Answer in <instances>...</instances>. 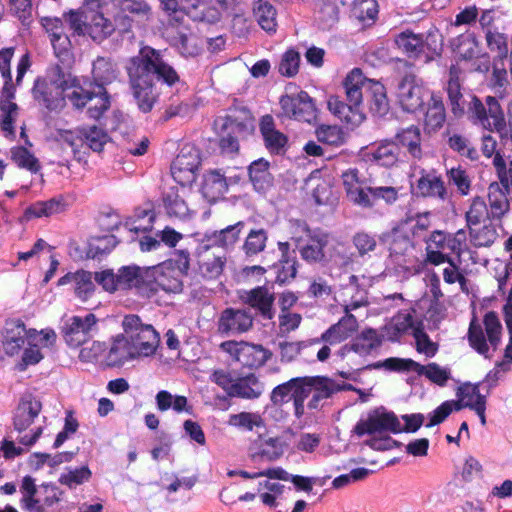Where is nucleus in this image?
Here are the masks:
<instances>
[{
    "label": "nucleus",
    "mask_w": 512,
    "mask_h": 512,
    "mask_svg": "<svg viewBox=\"0 0 512 512\" xmlns=\"http://www.w3.org/2000/svg\"><path fill=\"white\" fill-rule=\"evenodd\" d=\"M382 343L379 334L373 329H366L358 335L348 347H343V350H352L359 355H368L373 350L377 349Z\"/></svg>",
    "instance_id": "79ce46f5"
},
{
    "label": "nucleus",
    "mask_w": 512,
    "mask_h": 512,
    "mask_svg": "<svg viewBox=\"0 0 512 512\" xmlns=\"http://www.w3.org/2000/svg\"><path fill=\"white\" fill-rule=\"evenodd\" d=\"M169 41L185 57H195L202 50L201 40L188 28H176L169 32Z\"/></svg>",
    "instance_id": "412c9836"
},
{
    "label": "nucleus",
    "mask_w": 512,
    "mask_h": 512,
    "mask_svg": "<svg viewBox=\"0 0 512 512\" xmlns=\"http://www.w3.org/2000/svg\"><path fill=\"white\" fill-rule=\"evenodd\" d=\"M185 16L194 21L214 23L220 19V12L207 4L206 0H183Z\"/></svg>",
    "instance_id": "2f4dec72"
},
{
    "label": "nucleus",
    "mask_w": 512,
    "mask_h": 512,
    "mask_svg": "<svg viewBox=\"0 0 512 512\" xmlns=\"http://www.w3.org/2000/svg\"><path fill=\"white\" fill-rule=\"evenodd\" d=\"M510 191L503 189L497 182H492L488 187V212L489 218L502 219L510 209L508 199Z\"/></svg>",
    "instance_id": "c85d7f7f"
},
{
    "label": "nucleus",
    "mask_w": 512,
    "mask_h": 512,
    "mask_svg": "<svg viewBox=\"0 0 512 512\" xmlns=\"http://www.w3.org/2000/svg\"><path fill=\"white\" fill-rule=\"evenodd\" d=\"M14 50L6 48L0 51V72L4 79L2 96L5 98H13V87L11 85L10 62L13 57Z\"/></svg>",
    "instance_id": "680f3d73"
},
{
    "label": "nucleus",
    "mask_w": 512,
    "mask_h": 512,
    "mask_svg": "<svg viewBox=\"0 0 512 512\" xmlns=\"http://www.w3.org/2000/svg\"><path fill=\"white\" fill-rule=\"evenodd\" d=\"M343 185L348 198L355 204L370 208L373 206L368 192V188L362 187V181L359 177V172L356 169H349L342 174Z\"/></svg>",
    "instance_id": "4be33fe9"
},
{
    "label": "nucleus",
    "mask_w": 512,
    "mask_h": 512,
    "mask_svg": "<svg viewBox=\"0 0 512 512\" xmlns=\"http://www.w3.org/2000/svg\"><path fill=\"white\" fill-rule=\"evenodd\" d=\"M281 116L298 121L311 122L315 119V106L311 97L304 91L296 95H283L279 101Z\"/></svg>",
    "instance_id": "2eb2a0df"
},
{
    "label": "nucleus",
    "mask_w": 512,
    "mask_h": 512,
    "mask_svg": "<svg viewBox=\"0 0 512 512\" xmlns=\"http://www.w3.org/2000/svg\"><path fill=\"white\" fill-rule=\"evenodd\" d=\"M156 405L159 411L164 412L173 409L177 413L190 412L188 399L182 395H172L166 390L159 391L156 396Z\"/></svg>",
    "instance_id": "c03bdc74"
},
{
    "label": "nucleus",
    "mask_w": 512,
    "mask_h": 512,
    "mask_svg": "<svg viewBox=\"0 0 512 512\" xmlns=\"http://www.w3.org/2000/svg\"><path fill=\"white\" fill-rule=\"evenodd\" d=\"M152 277L151 268L129 265L118 270V283L121 289L134 288L139 294L147 298L156 294V288L151 284Z\"/></svg>",
    "instance_id": "f8f14e48"
},
{
    "label": "nucleus",
    "mask_w": 512,
    "mask_h": 512,
    "mask_svg": "<svg viewBox=\"0 0 512 512\" xmlns=\"http://www.w3.org/2000/svg\"><path fill=\"white\" fill-rule=\"evenodd\" d=\"M284 453V445L279 438H268L260 440L259 451L253 455V458L260 457L267 461H274L280 458Z\"/></svg>",
    "instance_id": "4d7b16f0"
},
{
    "label": "nucleus",
    "mask_w": 512,
    "mask_h": 512,
    "mask_svg": "<svg viewBox=\"0 0 512 512\" xmlns=\"http://www.w3.org/2000/svg\"><path fill=\"white\" fill-rule=\"evenodd\" d=\"M485 333L479 323L472 320L468 330V341L470 346L479 354L490 358L489 346L496 350L501 343L502 324L493 311L485 314L483 319Z\"/></svg>",
    "instance_id": "423d86ee"
},
{
    "label": "nucleus",
    "mask_w": 512,
    "mask_h": 512,
    "mask_svg": "<svg viewBox=\"0 0 512 512\" xmlns=\"http://www.w3.org/2000/svg\"><path fill=\"white\" fill-rule=\"evenodd\" d=\"M345 296L349 299H344L342 306L344 312L351 314L350 312L368 304L367 293L364 289H360L356 285L347 286L344 289Z\"/></svg>",
    "instance_id": "13d9d810"
},
{
    "label": "nucleus",
    "mask_w": 512,
    "mask_h": 512,
    "mask_svg": "<svg viewBox=\"0 0 512 512\" xmlns=\"http://www.w3.org/2000/svg\"><path fill=\"white\" fill-rule=\"evenodd\" d=\"M245 302L251 307L257 308L265 318L271 319L273 317L274 296L268 289L264 287L252 289L247 293Z\"/></svg>",
    "instance_id": "4c0bfd02"
},
{
    "label": "nucleus",
    "mask_w": 512,
    "mask_h": 512,
    "mask_svg": "<svg viewBox=\"0 0 512 512\" xmlns=\"http://www.w3.org/2000/svg\"><path fill=\"white\" fill-rule=\"evenodd\" d=\"M451 48L460 60L469 61L480 53L479 42L473 33L461 34L451 40Z\"/></svg>",
    "instance_id": "f704fd0d"
},
{
    "label": "nucleus",
    "mask_w": 512,
    "mask_h": 512,
    "mask_svg": "<svg viewBox=\"0 0 512 512\" xmlns=\"http://www.w3.org/2000/svg\"><path fill=\"white\" fill-rule=\"evenodd\" d=\"M269 163L264 159H259L251 163L249 167L250 179L258 190H263L269 184L270 174L268 171Z\"/></svg>",
    "instance_id": "0e129e2a"
},
{
    "label": "nucleus",
    "mask_w": 512,
    "mask_h": 512,
    "mask_svg": "<svg viewBox=\"0 0 512 512\" xmlns=\"http://www.w3.org/2000/svg\"><path fill=\"white\" fill-rule=\"evenodd\" d=\"M302 378H292L289 381L276 386L270 395V400L275 406H281L293 399L298 392L303 390Z\"/></svg>",
    "instance_id": "37998d69"
},
{
    "label": "nucleus",
    "mask_w": 512,
    "mask_h": 512,
    "mask_svg": "<svg viewBox=\"0 0 512 512\" xmlns=\"http://www.w3.org/2000/svg\"><path fill=\"white\" fill-rule=\"evenodd\" d=\"M225 264L226 258L209 251L208 245L198 254V272L205 279H217L223 273Z\"/></svg>",
    "instance_id": "cd10ccee"
},
{
    "label": "nucleus",
    "mask_w": 512,
    "mask_h": 512,
    "mask_svg": "<svg viewBox=\"0 0 512 512\" xmlns=\"http://www.w3.org/2000/svg\"><path fill=\"white\" fill-rule=\"evenodd\" d=\"M137 360L152 358L160 346V334L150 323L144 322L139 315L127 314L121 322Z\"/></svg>",
    "instance_id": "39448f33"
},
{
    "label": "nucleus",
    "mask_w": 512,
    "mask_h": 512,
    "mask_svg": "<svg viewBox=\"0 0 512 512\" xmlns=\"http://www.w3.org/2000/svg\"><path fill=\"white\" fill-rule=\"evenodd\" d=\"M447 93L450 100L452 113L460 117L465 112L464 99L458 81V72L455 67L450 69V79L448 82Z\"/></svg>",
    "instance_id": "de8ad7c7"
},
{
    "label": "nucleus",
    "mask_w": 512,
    "mask_h": 512,
    "mask_svg": "<svg viewBox=\"0 0 512 512\" xmlns=\"http://www.w3.org/2000/svg\"><path fill=\"white\" fill-rule=\"evenodd\" d=\"M42 409L41 402L33 397L26 396L22 398L14 414V427L22 433L27 430L39 415Z\"/></svg>",
    "instance_id": "b1692460"
},
{
    "label": "nucleus",
    "mask_w": 512,
    "mask_h": 512,
    "mask_svg": "<svg viewBox=\"0 0 512 512\" xmlns=\"http://www.w3.org/2000/svg\"><path fill=\"white\" fill-rule=\"evenodd\" d=\"M351 13L360 22L374 21L378 14L377 2L376 0H356Z\"/></svg>",
    "instance_id": "e2e57ef3"
},
{
    "label": "nucleus",
    "mask_w": 512,
    "mask_h": 512,
    "mask_svg": "<svg viewBox=\"0 0 512 512\" xmlns=\"http://www.w3.org/2000/svg\"><path fill=\"white\" fill-rule=\"evenodd\" d=\"M390 255L396 260L411 257L414 252V245L408 235L400 230H393L389 243Z\"/></svg>",
    "instance_id": "49530a36"
},
{
    "label": "nucleus",
    "mask_w": 512,
    "mask_h": 512,
    "mask_svg": "<svg viewBox=\"0 0 512 512\" xmlns=\"http://www.w3.org/2000/svg\"><path fill=\"white\" fill-rule=\"evenodd\" d=\"M151 284L156 288V292L162 289L169 293H179L182 291L183 284L174 268L170 265H160L151 268Z\"/></svg>",
    "instance_id": "393cba45"
},
{
    "label": "nucleus",
    "mask_w": 512,
    "mask_h": 512,
    "mask_svg": "<svg viewBox=\"0 0 512 512\" xmlns=\"http://www.w3.org/2000/svg\"><path fill=\"white\" fill-rule=\"evenodd\" d=\"M83 140L95 152H101L104 146L110 141L107 132L97 126H90L80 130Z\"/></svg>",
    "instance_id": "5fc2aeb1"
},
{
    "label": "nucleus",
    "mask_w": 512,
    "mask_h": 512,
    "mask_svg": "<svg viewBox=\"0 0 512 512\" xmlns=\"http://www.w3.org/2000/svg\"><path fill=\"white\" fill-rule=\"evenodd\" d=\"M127 73L137 105L145 113L152 110L158 97L153 77L168 86L180 81L178 72L165 60L163 53L149 46L141 48L130 60Z\"/></svg>",
    "instance_id": "f257e3e1"
},
{
    "label": "nucleus",
    "mask_w": 512,
    "mask_h": 512,
    "mask_svg": "<svg viewBox=\"0 0 512 512\" xmlns=\"http://www.w3.org/2000/svg\"><path fill=\"white\" fill-rule=\"evenodd\" d=\"M368 91L371 96V111L377 115H384L389 108L384 86L380 82L373 80Z\"/></svg>",
    "instance_id": "6e6d98bb"
},
{
    "label": "nucleus",
    "mask_w": 512,
    "mask_h": 512,
    "mask_svg": "<svg viewBox=\"0 0 512 512\" xmlns=\"http://www.w3.org/2000/svg\"><path fill=\"white\" fill-rule=\"evenodd\" d=\"M200 162L199 150L192 145H185L171 166L174 180L181 186L193 183L196 179V172Z\"/></svg>",
    "instance_id": "9b49d317"
},
{
    "label": "nucleus",
    "mask_w": 512,
    "mask_h": 512,
    "mask_svg": "<svg viewBox=\"0 0 512 512\" xmlns=\"http://www.w3.org/2000/svg\"><path fill=\"white\" fill-rule=\"evenodd\" d=\"M192 192L185 186L170 188L163 196V203L167 214L178 219H187L196 210L190 203Z\"/></svg>",
    "instance_id": "f3484780"
},
{
    "label": "nucleus",
    "mask_w": 512,
    "mask_h": 512,
    "mask_svg": "<svg viewBox=\"0 0 512 512\" xmlns=\"http://www.w3.org/2000/svg\"><path fill=\"white\" fill-rule=\"evenodd\" d=\"M227 190L225 177L218 171H210L204 175L202 194L210 202H214Z\"/></svg>",
    "instance_id": "ea45409f"
},
{
    "label": "nucleus",
    "mask_w": 512,
    "mask_h": 512,
    "mask_svg": "<svg viewBox=\"0 0 512 512\" xmlns=\"http://www.w3.org/2000/svg\"><path fill=\"white\" fill-rule=\"evenodd\" d=\"M489 212L485 201L481 197H475L466 211L465 217L468 227L479 225Z\"/></svg>",
    "instance_id": "774afa93"
},
{
    "label": "nucleus",
    "mask_w": 512,
    "mask_h": 512,
    "mask_svg": "<svg viewBox=\"0 0 512 512\" xmlns=\"http://www.w3.org/2000/svg\"><path fill=\"white\" fill-rule=\"evenodd\" d=\"M376 367L398 371H413L418 375L425 376L429 381L441 387L445 386L451 378L450 369L441 367L435 362L421 365L412 359L389 358Z\"/></svg>",
    "instance_id": "1a4fd4ad"
},
{
    "label": "nucleus",
    "mask_w": 512,
    "mask_h": 512,
    "mask_svg": "<svg viewBox=\"0 0 512 512\" xmlns=\"http://www.w3.org/2000/svg\"><path fill=\"white\" fill-rule=\"evenodd\" d=\"M397 47L409 56H417L422 52L423 40L419 35L405 31L395 38Z\"/></svg>",
    "instance_id": "864d4df0"
},
{
    "label": "nucleus",
    "mask_w": 512,
    "mask_h": 512,
    "mask_svg": "<svg viewBox=\"0 0 512 512\" xmlns=\"http://www.w3.org/2000/svg\"><path fill=\"white\" fill-rule=\"evenodd\" d=\"M372 82V79H368L364 76L361 69L353 68L346 75L343 81L347 102L354 103L356 105H362V89L366 88L368 91L370 88V83Z\"/></svg>",
    "instance_id": "bb28decb"
},
{
    "label": "nucleus",
    "mask_w": 512,
    "mask_h": 512,
    "mask_svg": "<svg viewBox=\"0 0 512 512\" xmlns=\"http://www.w3.org/2000/svg\"><path fill=\"white\" fill-rule=\"evenodd\" d=\"M372 160L382 166H392L398 158V147L391 142H385L370 151Z\"/></svg>",
    "instance_id": "bf43d9fd"
},
{
    "label": "nucleus",
    "mask_w": 512,
    "mask_h": 512,
    "mask_svg": "<svg viewBox=\"0 0 512 512\" xmlns=\"http://www.w3.org/2000/svg\"><path fill=\"white\" fill-rule=\"evenodd\" d=\"M467 113L474 124L480 125L489 132L502 133L505 128L504 112L498 100L493 96H487L485 103L475 96L472 97Z\"/></svg>",
    "instance_id": "0eeeda50"
},
{
    "label": "nucleus",
    "mask_w": 512,
    "mask_h": 512,
    "mask_svg": "<svg viewBox=\"0 0 512 512\" xmlns=\"http://www.w3.org/2000/svg\"><path fill=\"white\" fill-rule=\"evenodd\" d=\"M254 16L261 28L269 33L275 32L277 27L276 9L267 1L258 0L254 4Z\"/></svg>",
    "instance_id": "a18cd8bd"
},
{
    "label": "nucleus",
    "mask_w": 512,
    "mask_h": 512,
    "mask_svg": "<svg viewBox=\"0 0 512 512\" xmlns=\"http://www.w3.org/2000/svg\"><path fill=\"white\" fill-rule=\"evenodd\" d=\"M446 120L445 107L440 97L431 94L425 113L424 125L431 132L440 129Z\"/></svg>",
    "instance_id": "a19ab883"
},
{
    "label": "nucleus",
    "mask_w": 512,
    "mask_h": 512,
    "mask_svg": "<svg viewBox=\"0 0 512 512\" xmlns=\"http://www.w3.org/2000/svg\"><path fill=\"white\" fill-rule=\"evenodd\" d=\"M244 227L242 221L234 225H229L219 231L207 232L204 234L203 241L208 243V246H218L222 248H229L235 245L240 238V233Z\"/></svg>",
    "instance_id": "7c9ffc66"
},
{
    "label": "nucleus",
    "mask_w": 512,
    "mask_h": 512,
    "mask_svg": "<svg viewBox=\"0 0 512 512\" xmlns=\"http://www.w3.org/2000/svg\"><path fill=\"white\" fill-rule=\"evenodd\" d=\"M57 284L58 286L73 284L76 296L82 300L89 298L95 289L92 273L84 270L67 273L58 280Z\"/></svg>",
    "instance_id": "c756f323"
},
{
    "label": "nucleus",
    "mask_w": 512,
    "mask_h": 512,
    "mask_svg": "<svg viewBox=\"0 0 512 512\" xmlns=\"http://www.w3.org/2000/svg\"><path fill=\"white\" fill-rule=\"evenodd\" d=\"M416 189L423 197L439 198L444 200L447 191L442 179L435 173H425L417 180Z\"/></svg>",
    "instance_id": "c9c22d12"
},
{
    "label": "nucleus",
    "mask_w": 512,
    "mask_h": 512,
    "mask_svg": "<svg viewBox=\"0 0 512 512\" xmlns=\"http://www.w3.org/2000/svg\"><path fill=\"white\" fill-rule=\"evenodd\" d=\"M330 112L337 116L341 121L352 126H358L365 119L362 105L354 103H344L337 96H330L327 101Z\"/></svg>",
    "instance_id": "5701e85b"
},
{
    "label": "nucleus",
    "mask_w": 512,
    "mask_h": 512,
    "mask_svg": "<svg viewBox=\"0 0 512 512\" xmlns=\"http://www.w3.org/2000/svg\"><path fill=\"white\" fill-rule=\"evenodd\" d=\"M47 79L51 88L55 91V98L50 97L45 91L47 88L45 81L36 83L34 88L35 97H41L47 108L55 109L60 106L63 101V94L71 86L69 85L70 75H66L60 67L56 66L49 71Z\"/></svg>",
    "instance_id": "4468645a"
},
{
    "label": "nucleus",
    "mask_w": 512,
    "mask_h": 512,
    "mask_svg": "<svg viewBox=\"0 0 512 512\" xmlns=\"http://www.w3.org/2000/svg\"><path fill=\"white\" fill-rule=\"evenodd\" d=\"M87 33L93 40L102 41L115 30L114 24L101 13H92L86 16Z\"/></svg>",
    "instance_id": "e433bc0d"
},
{
    "label": "nucleus",
    "mask_w": 512,
    "mask_h": 512,
    "mask_svg": "<svg viewBox=\"0 0 512 512\" xmlns=\"http://www.w3.org/2000/svg\"><path fill=\"white\" fill-rule=\"evenodd\" d=\"M219 348L231 361L248 368H259L272 356V353L262 345L246 341H224Z\"/></svg>",
    "instance_id": "6e6552de"
},
{
    "label": "nucleus",
    "mask_w": 512,
    "mask_h": 512,
    "mask_svg": "<svg viewBox=\"0 0 512 512\" xmlns=\"http://www.w3.org/2000/svg\"><path fill=\"white\" fill-rule=\"evenodd\" d=\"M227 423L229 426L247 431H252L254 428H259L264 425V421L260 414L252 412H240L237 414H231Z\"/></svg>",
    "instance_id": "603ef678"
},
{
    "label": "nucleus",
    "mask_w": 512,
    "mask_h": 512,
    "mask_svg": "<svg viewBox=\"0 0 512 512\" xmlns=\"http://www.w3.org/2000/svg\"><path fill=\"white\" fill-rule=\"evenodd\" d=\"M358 327L356 317L346 313L345 316L329 327L315 342L323 341L330 345L339 344L351 337L358 330Z\"/></svg>",
    "instance_id": "aec40b11"
},
{
    "label": "nucleus",
    "mask_w": 512,
    "mask_h": 512,
    "mask_svg": "<svg viewBox=\"0 0 512 512\" xmlns=\"http://www.w3.org/2000/svg\"><path fill=\"white\" fill-rule=\"evenodd\" d=\"M263 391V384L255 376H250L233 384L231 395L245 399H256Z\"/></svg>",
    "instance_id": "09e8293b"
},
{
    "label": "nucleus",
    "mask_w": 512,
    "mask_h": 512,
    "mask_svg": "<svg viewBox=\"0 0 512 512\" xmlns=\"http://www.w3.org/2000/svg\"><path fill=\"white\" fill-rule=\"evenodd\" d=\"M267 232L264 229L251 230L243 244V251L247 256L257 255L262 252L267 243Z\"/></svg>",
    "instance_id": "052dcab7"
},
{
    "label": "nucleus",
    "mask_w": 512,
    "mask_h": 512,
    "mask_svg": "<svg viewBox=\"0 0 512 512\" xmlns=\"http://www.w3.org/2000/svg\"><path fill=\"white\" fill-rule=\"evenodd\" d=\"M457 400L456 411L463 408H470L474 410L480 403L486 404V396L482 395L479 390V384H472L469 382L461 384L456 390Z\"/></svg>",
    "instance_id": "72a5a7b5"
},
{
    "label": "nucleus",
    "mask_w": 512,
    "mask_h": 512,
    "mask_svg": "<svg viewBox=\"0 0 512 512\" xmlns=\"http://www.w3.org/2000/svg\"><path fill=\"white\" fill-rule=\"evenodd\" d=\"M301 258L309 264H332L347 266L352 262L344 244L335 241L322 231H314L298 246Z\"/></svg>",
    "instance_id": "7ed1b4c3"
},
{
    "label": "nucleus",
    "mask_w": 512,
    "mask_h": 512,
    "mask_svg": "<svg viewBox=\"0 0 512 512\" xmlns=\"http://www.w3.org/2000/svg\"><path fill=\"white\" fill-rule=\"evenodd\" d=\"M302 381L305 393L307 395L313 394L308 402L309 409H318L323 400L330 398L338 391L352 389L350 384L340 385L334 380L323 376L303 377Z\"/></svg>",
    "instance_id": "ddd939ff"
},
{
    "label": "nucleus",
    "mask_w": 512,
    "mask_h": 512,
    "mask_svg": "<svg viewBox=\"0 0 512 512\" xmlns=\"http://www.w3.org/2000/svg\"><path fill=\"white\" fill-rule=\"evenodd\" d=\"M431 94L422 80L412 74L405 75L397 88L398 102L407 112H415L420 109L425 99L430 98Z\"/></svg>",
    "instance_id": "9d476101"
},
{
    "label": "nucleus",
    "mask_w": 512,
    "mask_h": 512,
    "mask_svg": "<svg viewBox=\"0 0 512 512\" xmlns=\"http://www.w3.org/2000/svg\"><path fill=\"white\" fill-rule=\"evenodd\" d=\"M137 360L131 343L125 332L119 333L110 339L109 347L104 357V364L108 367H120L127 362Z\"/></svg>",
    "instance_id": "a211bd4d"
},
{
    "label": "nucleus",
    "mask_w": 512,
    "mask_h": 512,
    "mask_svg": "<svg viewBox=\"0 0 512 512\" xmlns=\"http://www.w3.org/2000/svg\"><path fill=\"white\" fill-rule=\"evenodd\" d=\"M118 74L116 64L109 58L98 57L93 63L92 75L97 88L113 82Z\"/></svg>",
    "instance_id": "58836bf2"
},
{
    "label": "nucleus",
    "mask_w": 512,
    "mask_h": 512,
    "mask_svg": "<svg viewBox=\"0 0 512 512\" xmlns=\"http://www.w3.org/2000/svg\"><path fill=\"white\" fill-rule=\"evenodd\" d=\"M185 16L194 21L214 23L220 19V12L207 4L206 0H183Z\"/></svg>",
    "instance_id": "473e14b6"
},
{
    "label": "nucleus",
    "mask_w": 512,
    "mask_h": 512,
    "mask_svg": "<svg viewBox=\"0 0 512 512\" xmlns=\"http://www.w3.org/2000/svg\"><path fill=\"white\" fill-rule=\"evenodd\" d=\"M97 318L88 313L84 317L72 316L66 320L63 326V337L70 347H79L86 343L90 331L96 325Z\"/></svg>",
    "instance_id": "dca6fc26"
},
{
    "label": "nucleus",
    "mask_w": 512,
    "mask_h": 512,
    "mask_svg": "<svg viewBox=\"0 0 512 512\" xmlns=\"http://www.w3.org/2000/svg\"><path fill=\"white\" fill-rule=\"evenodd\" d=\"M398 143L403 147H406L409 154L414 158L421 157V136L420 131L415 126H410L403 129L396 135Z\"/></svg>",
    "instance_id": "3c124183"
},
{
    "label": "nucleus",
    "mask_w": 512,
    "mask_h": 512,
    "mask_svg": "<svg viewBox=\"0 0 512 512\" xmlns=\"http://www.w3.org/2000/svg\"><path fill=\"white\" fill-rule=\"evenodd\" d=\"M111 100L104 87H98L92 94L87 105V114L94 120L100 119L110 108Z\"/></svg>",
    "instance_id": "8fccbe9b"
},
{
    "label": "nucleus",
    "mask_w": 512,
    "mask_h": 512,
    "mask_svg": "<svg viewBox=\"0 0 512 512\" xmlns=\"http://www.w3.org/2000/svg\"><path fill=\"white\" fill-rule=\"evenodd\" d=\"M354 432L358 436L373 435L371 439L366 441V445L372 449L389 450L392 448L393 440L388 436L376 437V435L401 433L402 424L393 412L376 409L370 412L366 418L357 422Z\"/></svg>",
    "instance_id": "20e7f679"
},
{
    "label": "nucleus",
    "mask_w": 512,
    "mask_h": 512,
    "mask_svg": "<svg viewBox=\"0 0 512 512\" xmlns=\"http://www.w3.org/2000/svg\"><path fill=\"white\" fill-rule=\"evenodd\" d=\"M56 340L57 334L51 328L26 329L20 321L11 322L4 330L2 350L8 357L19 359L16 367L24 371L28 366L38 364L44 358L43 351L52 348Z\"/></svg>",
    "instance_id": "f03ea898"
},
{
    "label": "nucleus",
    "mask_w": 512,
    "mask_h": 512,
    "mask_svg": "<svg viewBox=\"0 0 512 512\" xmlns=\"http://www.w3.org/2000/svg\"><path fill=\"white\" fill-rule=\"evenodd\" d=\"M260 132L265 144V147L271 152L280 154L284 152L288 138L287 136L276 129L273 118L270 115L262 117L260 122Z\"/></svg>",
    "instance_id": "a878e982"
},
{
    "label": "nucleus",
    "mask_w": 512,
    "mask_h": 512,
    "mask_svg": "<svg viewBox=\"0 0 512 512\" xmlns=\"http://www.w3.org/2000/svg\"><path fill=\"white\" fill-rule=\"evenodd\" d=\"M253 325V317L247 310L227 308L218 320V331L222 334L247 332Z\"/></svg>",
    "instance_id": "6ab92c4d"
},
{
    "label": "nucleus",
    "mask_w": 512,
    "mask_h": 512,
    "mask_svg": "<svg viewBox=\"0 0 512 512\" xmlns=\"http://www.w3.org/2000/svg\"><path fill=\"white\" fill-rule=\"evenodd\" d=\"M493 166L496 170L500 186L507 190L512 191V160L507 165L501 153H497L493 159Z\"/></svg>",
    "instance_id": "69168bd1"
},
{
    "label": "nucleus",
    "mask_w": 512,
    "mask_h": 512,
    "mask_svg": "<svg viewBox=\"0 0 512 512\" xmlns=\"http://www.w3.org/2000/svg\"><path fill=\"white\" fill-rule=\"evenodd\" d=\"M284 486L280 483L270 480H264L259 483V497L263 504L275 507L276 499L283 493Z\"/></svg>",
    "instance_id": "338daca9"
}]
</instances>
